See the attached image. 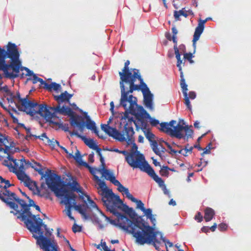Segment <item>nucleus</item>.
Here are the masks:
<instances>
[{"mask_svg": "<svg viewBox=\"0 0 251 251\" xmlns=\"http://www.w3.org/2000/svg\"><path fill=\"white\" fill-rule=\"evenodd\" d=\"M18 62H13V66L11 68L13 69L14 71H15L16 72L15 74H17L18 75V73L20 72L21 63L20 62L19 64H18V65H16V64Z\"/></svg>", "mask_w": 251, "mask_h": 251, "instance_id": "69168bd1", "label": "nucleus"}, {"mask_svg": "<svg viewBox=\"0 0 251 251\" xmlns=\"http://www.w3.org/2000/svg\"><path fill=\"white\" fill-rule=\"evenodd\" d=\"M47 142L49 145L53 148L55 147V145H57L58 146H59L60 145L59 142L58 141L54 140V139L50 140L49 138H48Z\"/></svg>", "mask_w": 251, "mask_h": 251, "instance_id": "13d9d810", "label": "nucleus"}, {"mask_svg": "<svg viewBox=\"0 0 251 251\" xmlns=\"http://www.w3.org/2000/svg\"><path fill=\"white\" fill-rule=\"evenodd\" d=\"M73 207L75 209L80 213L82 218L85 220H87L90 219V217L87 214L86 210L88 207L87 204H76V203L74 202Z\"/></svg>", "mask_w": 251, "mask_h": 251, "instance_id": "5701e85b", "label": "nucleus"}, {"mask_svg": "<svg viewBox=\"0 0 251 251\" xmlns=\"http://www.w3.org/2000/svg\"><path fill=\"white\" fill-rule=\"evenodd\" d=\"M176 121L174 120H171L169 122H162L160 123V127L159 128V130L161 132L165 133L170 136L172 133V131L173 130L174 126L176 124Z\"/></svg>", "mask_w": 251, "mask_h": 251, "instance_id": "aec40b11", "label": "nucleus"}, {"mask_svg": "<svg viewBox=\"0 0 251 251\" xmlns=\"http://www.w3.org/2000/svg\"><path fill=\"white\" fill-rule=\"evenodd\" d=\"M180 86L182 88V91L183 95H187V85L185 82V79H182V80H180Z\"/></svg>", "mask_w": 251, "mask_h": 251, "instance_id": "6e6d98bb", "label": "nucleus"}, {"mask_svg": "<svg viewBox=\"0 0 251 251\" xmlns=\"http://www.w3.org/2000/svg\"><path fill=\"white\" fill-rule=\"evenodd\" d=\"M131 75V72H128L126 75L121 74L120 86L121 92V99L123 102L126 100H128L129 94L132 93L134 91L139 90V86L135 84V80L129 78Z\"/></svg>", "mask_w": 251, "mask_h": 251, "instance_id": "7ed1b4c3", "label": "nucleus"}, {"mask_svg": "<svg viewBox=\"0 0 251 251\" xmlns=\"http://www.w3.org/2000/svg\"><path fill=\"white\" fill-rule=\"evenodd\" d=\"M130 63L129 60H127L125 63V67L123 69V72H119V75L121 77V74H123V75H127L128 72H130L129 70L128 65Z\"/></svg>", "mask_w": 251, "mask_h": 251, "instance_id": "864d4df0", "label": "nucleus"}, {"mask_svg": "<svg viewBox=\"0 0 251 251\" xmlns=\"http://www.w3.org/2000/svg\"><path fill=\"white\" fill-rule=\"evenodd\" d=\"M142 230L138 232V235H163L162 232L157 230L155 228V226L152 225L150 226L146 222L144 225Z\"/></svg>", "mask_w": 251, "mask_h": 251, "instance_id": "dca6fc26", "label": "nucleus"}, {"mask_svg": "<svg viewBox=\"0 0 251 251\" xmlns=\"http://www.w3.org/2000/svg\"><path fill=\"white\" fill-rule=\"evenodd\" d=\"M194 57L193 54L191 52L185 53L184 54V57L185 59L188 60L190 63H193L194 62L192 59V58Z\"/></svg>", "mask_w": 251, "mask_h": 251, "instance_id": "0e129e2a", "label": "nucleus"}, {"mask_svg": "<svg viewBox=\"0 0 251 251\" xmlns=\"http://www.w3.org/2000/svg\"><path fill=\"white\" fill-rule=\"evenodd\" d=\"M145 172L158 184L159 186L161 188L165 195H167L169 198L171 197L169 191L167 189L164 183V180L155 174L154 170L151 166Z\"/></svg>", "mask_w": 251, "mask_h": 251, "instance_id": "ddd939ff", "label": "nucleus"}, {"mask_svg": "<svg viewBox=\"0 0 251 251\" xmlns=\"http://www.w3.org/2000/svg\"><path fill=\"white\" fill-rule=\"evenodd\" d=\"M184 131L185 132V134L184 135L182 134L183 137H182V139L187 141L189 138H191L193 137L194 133L193 130L190 128L188 125H186V127H185Z\"/></svg>", "mask_w": 251, "mask_h": 251, "instance_id": "4c0bfd02", "label": "nucleus"}, {"mask_svg": "<svg viewBox=\"0 0 251 251\" xmlns=\"http://www.w3.org/2000/svg\"><path fill=\"white\" fill-rule=\"evenodd\" d=\"M13 172L17 175V176L19 180L24 181L25 186L31 189L29 187V186L30 183H32V181L30 177L25 174V171H17L15 168V169L13 170Z\"/></svg>", "mask_w": 251, "mask_h": 251, "instance_id": "412c9836", "label": "nucleus"}, {"mask_svg": "<svg viewBox=\"0 0 251 251\" xmlns=\"http://www.w3.org/2000/svg\"><path fill=\"white\" fill-rule=\"evenodd\" d=\"M72 97V94H69L68 92L66 91L58 96H54V99L60 104L61 102L69 101Z\"/></svg>", "mask_w": 251, "mask_h": 251, "instance_id": "c756f323", "label": "nucleus"}, {"mask_svg": "<svg viewBox=\"0 0 251 251\" xmlns=\"http://www.w3.org/2000/svg\"><path fill=\"white\" fill-rule=\"evenodd\" d=\"M114 185L118 187V190L122 193L123 192H124V190H125V189L126 187H125V186H124L120 182L119 180H117L114 184Z\"/></svg>", "mask_w": 251, "mask_h": 251, "instance_id": "680f3d73", "label": "nucleus"}, {"mask_svg": "<svg viewBox=\"0 0 251 251\" xmlns=\"http://www.w3.org/2000/svg\"><path fill=\"white\" fill-rule=\"evenodd\" d=\"M185 9V8H183L182 9L179 11H174V16L176 21L180 20V16H183L184 17L186 18L188 17V14L186 12H184L183 10Z\"/></svg>", "mask_w": 251, "mask_h": 251, "instance_id": "ea45409f", "label": "nucleus"}, {"mask_svg": "<svg viewBox=\"0 0 251 251\" xmlns=\"http://www.w3.org/2000/svg\"><path fill=\"white\" fill-rule=\"evenodd\" d=\"M120 153L125 155L126 161L133 169L138 168L141 171L145 172L150 166L145 160L144 155L139 151L129 153L126 151H120Z\"/></svg>", "mask_w": 251, "mask_h": 251, "instance_id": "f03ea898", "label": "nucleus"}, {"mask_svg": "<svg viewBox=\"0 0 251 251\" xmlns=\"http://www.w3.org/2000/svg\"><path fill=\"white\" fill-rule=\"evenodd\" d=\"M103 193H104L103 195H102L101 201L105 200L107 199H111L112 197L115 198L116 195L112 191L111 189L107 188H105L104 190H103Z\"/></svg>", "mask_w": 251, "mask_h": 251, "instance_id": "e433bc0d", "label": "nucleus"}, {"mask_svg": "<svg viewBox=\"0 0 251 251\" xmlns=\"http://www.w3.org/2000/svg\"><path fill=\"white\" fill-rule=\"evenodd\" d=\"M123 194H125L127 198L131 201L134 197L129 193L128 188H126L125 190L122 192Z\"/></svg>", "mask_w": 251, "mask_h": 251, "instance_id": "338daca9", "label": "nucleus"}, {"mask_svg": "<svg viewBox=\"0 0 251 251\" xmlns=\"http://www.w3.org/2000/svg\"><path fill=\"white\" fill-rule=\"evenodd\" d=\"M100 214L105 218V221L106 222V224L103 225L101 224V221L98 218L95 219V221L96 224H98L99 229H102L107 225L109 223L111 225L119 227L120 229H123L125 231L126 224L124 223L121 220H117L111 219L109 217L106 216L102 212H100Z\"/></svg>", "mask_w": 251, "mask_h": 251, "instance_id": "9b49d317", "label": "nucleus"}, {"mask_svg": "<svg viewBox=\"0 0 251 251\" xmlns=\"http://www.w3.org/2000/svg\"><path fill=\"white\" fill-rule=\"evenodd\" d=\"M86 197L87 198L90 206L96 209L100 213L101 211L99 209L96 203L91 199L89 195H86Z\"/></svg>", "mask_w": 251, "mask_h": 251, "instance_id": "3c124183", "label": "nucleus"}, {"mask_svg": "<svg viewBox=\"0 0 251 251\" xmlns=\"http://www.w3.org/2000/svg\"><path fill=\"white\" fill-rule=\"evenodd\" d=\"M127 120H128V122L126 123H128V126H132V123H133L137 129L139 128L137 122L134 120V118L132 117H129Z\"/></svg>", "mask_w": 251, "mask_h": 251, "instance_id": "4d7b16f0", "label": "nucleus"}, {"mask_svg": "<svg viewBox=\"0 0 251 251\" xmlns=\"http://www.w3.org/2000/svg\"><path fill=\"white\" fill-rule=\"evenodd\" d=\"M61 86L60 84L53 82H51L50 84L48 83L46 90H47L49 91H52V90H53L57 92L61 89Z\"/></svg>", "mask_w": 251, "mask_h": 251, "instance_id": "58836bf2", "label": "nucleus"}, {"mask_svg": "<svg viewBox=\"0 0 251 251\" xmlns=\"http://www.w3.org/2000/svg\"><path fill=\"white\" fill-rule=\"evenodd\" d=\"M169 170H171L167 166H163L159 171L160 175L162 176H168ZM173 171V170H172Z\"/></svg>", "mask_w": 251, "mask_h": 251, "instance_id": "de8ad7c7", "label": "nucleus"}, {"mask_svg": "<svg viewBox=\"0 0 251 251\" xmlns=\"http://www.w3.org/2000/svg\"><path fill=\"white\" fill-rule=\"evenodd\" d=\"M205 21H202L198 26L196 28L193 36V47L194 49V53L195 52L196 49V42L199 39L201 34L203 31L204 28V24Z\"/></svg>", "mask_w": 251, "mask_h": 251, "instance_id": "6ab92c4d", "label": "nucleus"}, {"mask_svg": "<svg viewBox=\"0 0 251 251\" xmlns=\"http://www.w3.org/2000/svg\"><path fill=\"white\" fill-rule=\"evenodd\" d=\"M69 157L74 158L80 165L84 166L87 163L86 162L82 160V156L78 150H76L75 155H74L72 153H69Z\"/></svg>", "mask_w": 251, "mask_h": 251, "instance_id": "f704fd0d", "label": "nucleus"}, {"mask_svg": "<svg viewBox=\"0 0 251 251\" xmlns=\"http://www.w3.org/2000/svg\"><path fill=\"white\" fill-rule=\"evenodd\" d=\"M123 201L121 200L120 197L118 195L115 196V201L113 203L112 208L110 209L109 212L112 213L114 215L116 216L118 220H123L126 218V216L118 211L117 209L121 208V204L122 203Z\"/></svg>", "mask_w": 251, "mask_h": 251, "instance_id": "2eb2a0df", "label": "nucleus"}, {"mask_svg": "<svg viewBox=\"0 0 251 251\" xmlns=\"http://www.w3.org/2000/svg\"><path fill=\"white\" fill-rule=\"evenodd\" d=\"M84 167H85L89 170V172L92 175H93L94 176V175H95L96 171L97 170V169L90 166L87 163L85 164Z\"/></svg>", "mask_w": 251, "mask_h": 251, "instance_id": "774afa93", "label": "nucleus"}, {"mask_svg": "<svg viewBox=\"0 0 251 251\" xmlns=\"http://www.w3.org/2000/svg\"><path fill=\"white\" fill-rule=\"evenodd\" d=\"M120 105L123 106L125 110V111L123 113L124 115L121 117V120H127L129 117V114L134 116L135 118L137 116L141 115V110H140V108L143 106L137 104V98L132 95H129L128 100H126L123 102L122 101V99H121Z\"/></svg>", "mask_w": 251, "mask_h": 251, "instance_id": "20e7f679", "label": "nucleus"}, {"mask_svg": "<svg viewBox=\"0 0 251 251\" xmlns=\"http://www.w3.org/2000/svg\"><path fill=\"white\" fill-rule=\"evenodd\" d=\"M115 201V198L112 197L111 199H107L105 200L102 201L103 205L106 208L107 211H109L110 209L113 207V203Z\"/></svg>", "mask_w": 251, "mask_h": 251, "instance_id": "79ce46f5", "label": "nucleus"}, {"mask_svg": "<svg viewBox=\"0 0 251 251\" xmlns=\"http://www.w3.org/2000/svg\"><path fill=\"white\" fill-rule=\"evenodd\" d=\"M20 101L22 102V105L23 106H24V108L23 109L22 108L19 107L17 106L18 109L20 111H23L25 112L26 111V110L28 109V105L30 101V100H29L27 99V96L26 98H23L22 99H21V100Z\"/></svg>", "mask_w": 251, "mask_h": 251, "instance_id": "37998d69", "label": "nucleus"}, {"mask_svg": "<svg viewBox=\"0 0 251 251\" xmlns=\"http://www.w3.org/2000/svg\"><path fill=\"white\" fill-rule=\"evenodd\" d=\"M183 124H180V123L177 124L176 126H174L173 130L172 131V133L170 135L171 137H176L177 139H182V133L181 132L184 130L186 125L183 126L185 123L183 120H182Z\"/></svg>", "mask_w": 251, "mask_h": 251, "instance_id": "4be33fe9", "label": "nucleus"}, {"mask_svg": "<svg viewBox=\"0 0 251 251\" xmlns=\"http://www.w3.org/2000/svg\"><path fill=\"white\" fill-rule=\"evenodd\" d=\"M102 169H99L98 171L101 173L102 176L104 177L106 180H109L114 184L118 180L116 179L113 173L106 169L105 166H102Z\"/></svg>", "mask_w": 251, "mask_h": 251, "instance_id": "cd10ccee", "label": "nucleus"}, {"mask_svg": "<svg viewBox=\"0 0 251 251\" xmlns=\"http://www.w3.org/2000/svg\"><path fill=\"white\" fill-rule=\"evenodd\" d=\"M70 135H75L80 138L90 149H93L97 145L93 139H87L86 136L79 134L77 132H70Z\"/></svg>", "mask_w": 251, "mask_h": 251, "instance_id": "393cba45", "label": "nucleus"}, {"mask_svg": "<svg viewBox=\"0 0 251 251\" xmlns=\"http://www.w3.org/2000/svg\"><path fill=\"white\" fill-rule=\"evenodd\" d=\"M54 108L55 107L49 106L45 104H41L39 109V115L49 122L50 126L53 125L51 122H54L52 118H59L56 114L57 112H55L54 111Z\"/></svg>", "mask_w": 251, "mask_h": 251, "instance_id": "1a4fd4ad", "label": "nucleus"}, {"mask_svg": "<svg viewBox=\"0 0 251 251\" xmlns=\"http://www.w3.org/2000/svg\"><path fill=\"white\" fill-rule=\"evenodd\" d=\"M66 205V209L65 212L66 214L69 217V218L72 220L75 221V218L72 216L71 209L73 207V205Z\"/></svg>", "mask_w": 251, "mask_h": 251, "instance_id": "09e8293b", "label": "nucleus"}, {"mask_svg": "<svg viewBox=\"0 0 251 251\" xmlns=\"http://www.w3.org/2000/svg\"><path fill=\"white\" fill-rule=\"evenodd\" d=\"M64 185L69 186L72 191L82 193V189L79 187L78 183L75 180L73 181L72 182H69L66 185H65L64 183V184L62 185V186Z\"/></svg>", "mask_w": 251, "mask_h": 251, "instance_id": "72a5a7b5", "label": "nucleus"}, {"mask_svg": "<svg viewBox=\"0 0 251 251\" xmlns=\"http://www.w3.org/2000/svg\"><path fill=\"white\" fill-rule=\"evenodd\" d=\"M215 214L214 210L210 207H206L204 210V218L206 222L211 221Z\"/></svg>", "mask_w": 251, "mask_h": 251, "instance_id": "c9c22d12", "label": "nucleus"}, {"mask_svg": "<svg viewBox=\"0 0 251 251\" xmlns=\"http://www.w3.org/2000/svg\"><path fill=\"white\" fill-rule=\"evenodd\" d=\"M144 215L147 217V219H150L151 224L153 226H155L156 225V219L155 217V215L152 214V210L151 208H145V209L142 211Z\"/></svg>", "mask_w": 251, "mask_h": 251, "instance_id": "473e14b6", "label": "nucleus"}, {"mask_svg": "<svg viewBox=\"0 0 251 251\" xmlns=\"http://www.w3.org/2000/svg\"><path fill=\"white\" fill-rule=\"evenodd\" d=\"M183 96L184 97V100H185L184 103H185V104L186 105L187 108L189 110H192V106L191 105L189 97H188V94L187 95H183Z\"/></svg>", "mask_w": 251, "mask_h": 251, "instance_id": "bf43d9fd", "label": "nucleus"}, {"mask_svg": "<svg viewBox=\"0 0 251 251\" xmlns=\"http://www.w3.org/2000/svg\"><path fill=\"white\" fill-rule=\"evenodd\" d=\"M144 98V104L145 106L148 109L152 110L153 107V95L151 93H148L143 95Z\"/></svg>", "mask_w": 251, "mask_h": 251, "instance_id": "a878e982", "label": "nucleus"}, {"mask_svg": "<svg viewBox=\"0 0 251 251\" xmlns=\"http://www.w3.org/2000/svg\"><path fill=\"white\" fill-rule=\"evenodd\" d=\"M59 122H51L54 126H52V127L55 128L56 130H57L58 128H61L62 130L64 131L65 132H69V133L70 134V132L71 131L69 130L68 124H63V123L61 122V120L60 119H59Z\"/></svg>", "mask_w": 251, "mask_h": 251, "instance_id": "2f4dec72", "label": "nucleus"}, {"mask_svg": "<svg viewBox=\"0 0 251 251\" xmlns=\"http://www.w3.org/2000/svg\"><path fill=\"white\" fill-rule=\"evenodd\" d=\"M161 239L165 243V246L166 248V251H168V246L169 247H172L173 246V243L170 242L168 240L166 239L165 237L164 236H160Z\"/></svg>", "mask_w": 251, "mask_h": 251, "instance_id": "052dcab7", "label": "nucleus"}, {"mask_svg": "<svg viewBox=\"0 0 251 251\" xmlns=\"http://www.w3.org/2000/svg\"><path fill=\"white\" fill-rule=\"evenodd\" d=\"M112 119H110L108 122V124H101V129L104 131L109 136L113 139L120 141L123 142L126 141V137L124 134L119 131L116 128L112 127L109 126V123L111 122Z\"/></svg>", "mask_w": 251, "mask_h": 251, "instance_id": "9d476101", "label": "nucleus"}, {"mask_svg": "<svg viewBox=\"0 0 251 251\" xmlns=\"http://www.w3.org/2000/svg\"><path fill=\"white\" fill-rule=\"evenodd\" d=\"M25 165H27L28 166L30 167L31 168L34 169V170H35V168H37V167L36 166V165L39 167H42L41 165L39 163H37L36 162H34L33 163H31V162H30L29 161H27V163H26Z\"/></svg>", "mask_w": 251, "mask_h": 251, "instance_id": "e2e57ef3", "label": "nucleus"}, {"mask_svg": "<svg viewBox=\"0 0 251 251\" xmlns=\"http://www.w3.org/2000/svg\"><path fill=\"white\" fill-rule=\"evenodd\" d=\"M94 178L95 180L99 182L100 187L102 189V191L104 190L105 188H107L104 181L101 180L100 179L99 177L96 175H94Z\"/></svg>", "mask_w": 251, "mask_h": 251, "instance_id": "603ef678", "label": "nucleus"}, {"mask_svg": "<svg viewBox=\"0 0 251 251\" xmlns=\"http://www.w3.org/2000/svg\"><path fill=\"white\" fill-rule=\"evenodd\" d=\"M136 237V242L140 245H152L156 250H159V245L160 241L156 239L157 236H134Z\"/></svg>", "mask_w": 251, "mask_h": 251, "instance_id": "4468645a", "label": "nucleus"}, {"mask_svg": "<svg viewBox=\"0 0 251 251\" xmlns=\"http://www.w3.org/2000/svg\"><path fill=\"white\" fill-rule=\"evenodd\" d=\"M0 200L6 203V205L15 210L11 211L10 213L17 216V218L24 223L27 228L32 233H38V235H52L53 229L48 228L47 225L43 222L40 218H37L32 214L29 206L23 207L21 210H18V205L14 202L8 201L0 193Z\"/></svg>", "mask_w": 251, "mask_h": 251, "instance_id": "f257e3e1", "label": "nucleus"}, {"mask_svg": "<svg viewBox=\"0 0 251 251\" xmlns=\"http://www.w3.org/2000/svg\"><path fill=\"white\" fill-rule=\"evenodd\" d=\"M136 119L138 122H140L141 125V129L144 132V131L150 130L147 128V123L144 120V119H146V117H143L141 116H137Z\"/></svg>", "mask_w": 251, "mask_h": 251, "instance_id": "a19ab883", "label": "nucleus"}, {"mask_svg": "<svg viewBox=\"0 0 251 251\" xmlns=\"http://www.w3.org/2000/svg\"><path fill=\"white\" fill-rule=\"evenodd\" d=\"M1 65V70L3 71L5 75V76L6 78L10 79H14L19 76V75L17 74H14L13 73H10L8 72V69L11 68L13 66V62L10 64H7L5 62V59L0 61Z\"/></svg>", "mask_w": 251, "mask_h": 251, "instance_id": "a211bd4d", "label": "nucleus"}, {"mask_svg": "<svg viewBox=\"0 0 251 251\" xmlns=\"http://www.w3.org/2000/svg\"><path fill=\"white\" fill-rule=\"evenodd\" d=\"M126 224L125 231L132 235H138V232L142 230L145 221L142 216L136 217L134 220H131L127 216L122 220Z\"/></svg>", "mask_w": 251, "mask_h": 251, "instance_id": "0eeeda50", "label": "nucleus"}, {"mask_svg": "<svg viewBox=\"0 0 251 251\" xmlns=\"http://www.w3.org/2000/svg\"><path fill=\"white\" fill-rule=\"evenodd\" d=\"M124 129L127 136V139L126 138L127 145L132 144L134 142L131 139V137L134 134V131L132 126H128V123H126L124 126Z\"/></svg>", "mask_w": 251, "mask_h": 251, "instance_id": "b1692460", "label": "nucleus"}, {"mask_svg": "<svg viewBox=\"0 0 251 251\" xmlns=\"http://www.w3.org/2000/svg\"><path fill=\"white\" fill-rule=\"evenodd\" d=\"M133 71H134L133 74H132L131 73V75L129 77L130 79H133V80H135V79L136 78H137L138 79H139L140 80V81H141V80L143 79L142 78L141 75L140 74H139V70L136 69H134Z\"/></svg>", "mask_w": 251, "mask_h": 251, "instance_id": "8fccbe9b", "label": "nucleus"}, {"mask_svg": "<svg viewBox=\"0 0 251 251\" xmlns=\"http://www.w3.org/2000/svg\"><path fill=\"white\" fill-rule=\"evenodd\" d=\"M35 171L41 176L42 179L45 178L46 184L52 192L56 190L57 186H61L64 183V181L61 179L60 176L52 173L50 169H48L45 174L41 167L35 168Z\"/></svg>", "mask_w": 251, "mask_h": 251, "instance_id": "39448f33", "label": "nucleus"}, {"mask_svg": "<svg viewBox=\"0 0 251 251\" xmlns=\"http://www.w3.org/2000/svg\"><path fill=\"white\" fill-rule=\"evenodd\" d=\"M217 226V225L216 223H215L212 226H211L210 227H208V226H203L201 228V231L202 232H204V233H207L210 230H211V231H215V230L216 229V227Z\"/></svg>", "mask_w": 251, "mask_h": 251, "instance_id": "5fc2aeb1", "label": "nucleus"}, {"mask_svg": "<svg viewBox=\"0 0 251 251\" xmlns=\"http://www.w3.org/2000/svg\"><path fill=\"white\" fill-rule=\"evenodd\" d=\"M6 48L7 50H5L6 58H10L12 62H19L20 54L16 45L9 42L8 43Z\"/></svg>", "mask_w": 251, "mask_h": 251, "instance_id": "f8f14e48", "label": "nucleus"}, {"mask_svg": "<svg viewBox=\"0 0 251 251\" xmlns=\"http://www.w3.org/2000/svg\"><path fill=\"white\" fill-rule=\"evenodd\" d=\"M140 110H141V116L143 117H146V119H149L150 121V123L151 125L153 126H155L157 125L160 124L159 120L151 118L150 115L144 109L143 107H141L140 108Z\"/></svg>", "mask_w": 251, "mask_h": 251, "instance_id": "7c9ffc66", "label": "nucleus"}, {"mask_svg": "<svg viewBox=\"0 0 251 251\" xmlns=\"http://www.w3.org/2000/svg\"><path fill=\"white\" fill-rule=\"evenodd\" d=\"M131 201L136 203L137 205V209H140L142 211H143L145 209V208L144 207V204L141 200H138L135 198H134Z\"/></svg>", "mask_w": 251, "mask_h": 251, "instance_id": "a18cd8bd", "label": "nucleus"}, {"mask_svg": "<svg viewBox=\"0 0 251 251\" xmlns=\"http://www.w3.org/2000/svg\"><path fill=\"white\" fill-rule=\"evenodd\" d=\"M37 102H32L30 101L28 105V109L26 110L25 112L31 116H34L36 114H39V109L40 105Z\"/></svg>", "mask_w": 251, "mask_h": 251, "instance_id": "bb28decb", "label": "nucleus"}, {"mask_svg": "<svg viewBox=\"0 0 251 251\" xmlns=\"http://www.w3.org/2000/svg\"><path fill=\"white\" fill-rule=\"evenodd\" d=\"M54 111L55 112H58V113L67 115L68 116H71V117L73 115L74 112L72 109L69 107H67L66 106H63L62 107H60V105L59 104L58 106L54 108Z\"/></svg>", "mask_w": 251, "mask_h": 251, "instance_id": "c85d7f7f", "label": "nucleus"}, {"mask_svg": "<svg viewBox=\"0 0 251 251\" xmlns=\"http://www.w3.org/2000/svg\"><path fill=\"white\" fill-rule=\"evenodd\" d=\"M126 213L127 214L132 220H134L136 217H139L132 207H130Z\"/></svg>", "mask_w": 251, "mask_h": 251, "instance_id": "49530a36", "label": "nucleus"}, {"mask_svg": "<svg viewBox=\"0 0 251 251\" xmlns=\"http://www.w3.org/2000/svg\"><path fill=\"white\" fill-rule=\"evenodd\" d=\"M144 134L146 138L150 142V145L153 151L157 155H158L159 156L161 157L162 154H161L158 148V143L156 141L152 140V139L154 138L155 135L150 130L144 131Z\"/></svg>", "mask_w": 251, "mask_h": 251, "instance_id": "f3484780", "label": "nucleus"}, {"mask_svg": "<svg viewBox=\"0 0 251 251\" xmlns=\"http://www.w3.org/2000/svg\"><path fill=\"white\" fill-rule=\"evenodd\" d=\"M83 118L79 115L72 116L70 118V123L72 126L78 127L80 131H83L86 126L88 129L91 130L95 134L98 133L96 123L91 120L90 116H86L85 121H83Z\"/></svg>", "mask_w": 251, "mask_h": 251, "instance_id": "423d86ee", "label": "nucleus"}, {"mask_svg": "<svg viewBox=\"0 0 251 251\" xmlns=\"http://www.w3.org/2000/svg\"><path fill=\"white\" fill-rule=\"evenodd\" d=\"M140 84L139 86V89H140L143 93V95L151 92L147 85L144 82L143 79L141 80L140 81Z\"/></svg>", "mask_w": 251, "mask_h": 251, "instance_id": "c03bdc74", "label": "nucleus"}, {"mask_svg": "<svg viewBox=\"0 0 251 251\" xmlns=\"http://www.w3.org/2000/svg\"><path fill=\"white\" fill-rule=\"evenodd\" d=\"M53 192L57 197H63L64 203L65 205H73L74 202H76V196L72 192L69 191L65 187L57 186L56 190Z\"/></svg>", "mask_w": 251, "mask_h": 251, "instance_id": "6e6552de", "label": "nucleus"}]
</instances>
